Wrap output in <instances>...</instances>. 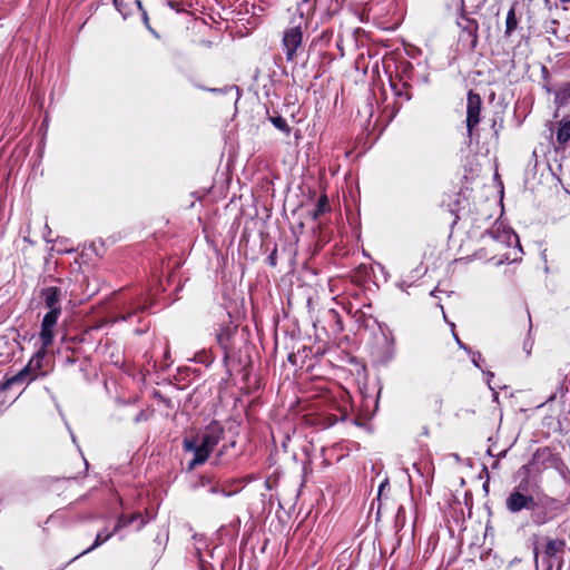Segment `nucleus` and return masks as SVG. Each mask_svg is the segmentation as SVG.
<instances>
[{"instance_id":"obj_7","label":"nucleus","mask_w":570,"mask_h":570,"mask_svg":"<svg viewBox=\"0 0 570 570\" xmlns=\"http://www.w3.org/2000/svg\"><path fill=\"white\" fill-rule=\"evenodd\" d=\"M534 498L524 494L521 491V484L515 488L507 498L505 507L511 513H518L522 510H531L534 507Z\"/></svg>"},{"instance_id":"obj_25","label":"nucleus","mask_w":570,"mask_h":570,"mask_svg":"<svg viewBox=\"0 0 570 570\" xmlns=\"http://www.w3.org/2000/svg\"><path fill=\"white\" fill-rule=\"evenodd\" d=\"M484 375H485L487 383L489 384V387L492 390V387L490 386V382H491L492 377L494 376V374L490 371H487V372H484Z\"/></svg>"},{"instance_id":"obj_11","label":"nucleus","mask_w":570,"mask_h":570,"mask_svg":"<svg viewBox=\"0 0 570 570\" xmlns=\"http://www.w3.org/2000/svg\"><path fill=\"white\" fill-rule=\"evenodd\" d=\"M519 19L515 14L514 7H511L507 13L504 36L510 37L518 28Z\"/></svg>"},{"instance_id":"obj_26","label":"nucleus","mask_w":570,"mask_h":570,"mask_svg":"<svg viewBox=\"0 0 570 570\" xmlns=\"http://www.w3.org/2000/svg\"><path fill=\"white\" fill-rule=\"evenodd\" d=\"M226 338H227V334H225V333H220L217 335V340H218L219 344H222V345L225 344Z\"/></svg>"},{"instance_id":"obj_29","label":"nucleus","mask_w":570,"mask_h":570,"mask_svg":"<svg viewBox=\"0 0 570 570\" xmlns=\"http://www.w3.org/2000/svg\"><path fill=\"white\" fill-rule=\"evenodd\" d=\"M435 293H436V288L431 292V296L436 297Z\"/></svg>"},{"instance_id":"obj_8","label":"nucleus","mask_w":570,"mask_h":570,"mask_svg":"<svg viewBox=\"0 0 570 570\" xmlns=\"http://www.w3.org/2000/svg\"><path fill=\"white\" fill-rule=\"evenodd\" d=\"M458 27L460 28V41L465 43L471 50L475 49L478 45V22L474 19L461 16L458 20Z\"/></svg>"},{"instance_id":"obj_4","label":"nucleus","mask_w":570,"mask_h":570,"mask_svg":"<svg viewBox=\"0 0 570 570\" xmlns=\"http://www.w3.org/2000/svg\"><path fill=\"white\" fill-rule=\"evenodd\" d=\"M530 511L532 523L540 527L551 522L558 515L562 514L566 509L559 500L544 497L540 501H534V507Z\"/></svg>"},{"instance_id":"obj_10","label":"nucleus","mask_w":570,"mask_h":570,"mask_svg":"<svg viewBox=\"0 0 570 570\" xmlns=\"http://www.w3.org/2000/svg\"><path fill=\"white\" fill-rule=\"evenodd\" d=\"M115 533L112 531H107V530H102L100 532L97 533L96 535V539L92 543L91 547H89L88 549L83 550L82 552H80L79 554H77L76 557H73L68 563H71L72 561H75L76 559L91 552L92 550L97 549L98 547H100L102 543H105L106 541H108Z\"/></svg>"},{"instance_id":"obj_2","label":"nucleus","mask_w":570,"mask_h":570,"mask_svg":"<svg viewBox=\"0 0 570 570\" xmlns=\"http://www.w3.org/2000/svg\"><path fill=\"white\" fill-rule=\"evenodd\" d=\"M224 428L219 422H212L207 425L196 438L186 439L184 441V449L194 453V459L189 462L188 469L193 470L197 465L205 463L214 450V448L222 440Z\"/></svg>"},{"instance_id":"obj_15","label":"nucleus","mask_w":570,"mask_h":570,"mask_svg":"<svg viewBox=\"0 0 570 570\" xmlns=\"http://www.w3.org/2000/svg\"><path fill=\"white\" fill-rule=\"evenodd\" d=\"M271 121L278 130L285 132L286 135L291 134V127L282 116L271 117Z\"/></svg>"},{"instance_id":"obj_28","label":"nucleus","mask_w":570,"mask_h":570,"mask_svg":"<svg viewBox=\"0 0 570 570\" xmlns=\"http://www.w3.org/2000/svg\"><path fill=\"white\" fill-rule=\"evenodd\" d=\"M385 485H386V483H381V485L379 488V493H381L383 490H385Z\"/></svg>"},{"instance_id":"obj_18","label":"nucleus","mask_w":570,"mask_h":570,"mask_svg":"<svg viewBox=\"0 0 570 570\" xmlns=\"http://www.w3.org/2000/svg\"><path fill=\"white\" fill-rule=\"evenodd\" d=\"M468 353L471 355V362L473 363V365L478 368H481V362L483 361L481 353L472 352L471 350Z\"/></svg>"},{"instance_id":"obj_30","label":"nucleus","mask_w":570,"mask_h":570,"mask_svg":"<svg viewBox=\"0 0 570 570\" xmlns=\"http://www.w3.org/2000/svg\"><path fill=\"white\" fill-rule=\"evenodd\" d=\"M269 261H271V264H272V265H274V264H275L274 258H273L272 256L269 257Z\"/></svg>"},{"instance_id":"obj_16","label":"nucleus","mask_w":570,"mask_h":570,"mask_svg":"<svg viewBox=\"0 0 570 570\" xmlns=\"http://www.w3.org/2000/svg\"><path fill=\"white\" fill-rule=\"evenodd\" d=\"M129 518L125 514L119 515L117 523L115 525V529L112 530L114 533L118 532L120 529L127 528L131 524V520H128Z\"/></svg>"},{"instance_id":"obj_24","label":"nucleus","mask_w":570,"mask_h":570,"mask_svg":"<svg viewBox=\"0 0 570 570\" xmlns=\"http://www.w3.org/2000/svg\"><path fill=\"white\" fill-rule=\"evenodd\" d=\"M453 336H454L460 348H462L466 352H470V348L464 343H462V341L459 338V336L454 332H453Z\"/></svg>"},{"instance_id":"obj_22","label":"nucleus","mask_w":570,"mask_h":570,"mask_svg":"<svg viewBox=\"0 0 570 570\" xmlns=\"http://www.w3.org/2000/svg\"><path fill=\"white\" fill-rule=\"evenodd\" d=\"M112 3L115 6V8L117 9V11L125 17L126 16L125 1L124 0H112Z\"/></svg>"},{"instance_id":"obj_9","label":"nucleus","mask_w":570,"mask_h":570,"mask_svg":"<svg viewBox=\"0 0 570 570\" xmlns=\"http://www.w3.org/2000/svg\"><path fill=\"white\" fill-rule=\"evenodd\" d=\"M566 547L564 540L561 539H551L544 546V556L548 559H554L559 554L563 553Z\"/></svg>"},{"instance_id":"obj_13","label":"nucleus","mask_w":570,"mask_h":570,"mask_svg":"<svg viewBox=\"0 0 570 570\" xmlns=\"http://www.w3.org/2000/svg\"><path fill=\"white\" fill-rule=\"evenodd\" d=\"M570 139V120L561 121L557 130V141L564 145Z\"/></svg>"},{"instance_id":"obj_6","label":"nucleus","mask_w":570,"mask_h":570,"mask_svg":"<svg viewBox=\"0 0 570 570\" xmlns=\"http://www.w3.org/2000/svg\"><path fill=\"white\" fill-rule=\"evenodd\" d=\"M482 100L479 94L470 90L466 98V131L471 139L481 120Z\"/></svg>"},{"instance_id":"obj_20","label":"nucleus","mask_w":570,"mask_h":570,"mask_svg":"<svg viewBox=\"0 0 570 570\" xmlns=\"http://www.w3.org/2000/svg\"><path fill=\"white\" fill-rule=\"evenodd\" d=\"M539 458H552V453L550 452V450L548 448L539 449L534 453L533 460L539 459Z\"/></svg>"},{"instance_id":"obj_19","label":"nucleus","mask_w":570,"mask_h":570,"mask_svg":"<svg viewBox=\"0 0 570 570\" xmlns=\"http://www.w3.org/2000/svg\"><path fill=\"white\" fill-rule=\"evenodd\" d=\"M129 519L128 520H131V524L136 521H139L138 525H137V529L140 530L144 525H145V520L141 515V513L139 512H135L132 513L130 517H128Z\"/></svg>"},{"instance_id":"obj_21","label":"nucleus","mask_w":570,"mask_h":570,"mask_svg":"<svg viewBox=\"0 0 570 570\" xmlns=\"http://www.w3.org/2000/svg\"><path fill=\"white\" fill-rule=\"evenodd\" d=\"M150 414H151V412H150V411H148V410H142V411H140V412L136 415V417H135V422H136V423H140V422H142V421H147V420L150 417Z\"/></svg>"},{"instance_id":"obj_3","label":"nucleus","mask_w":570,"mask_h":570,"mask_svg":"<svg viewBox=\"0 0 570 570\" xmlns=\"http://www.w3.org/2000/svg\"><path fill=\"white\" fill-rule=\"evenodd\" d=\"M307 26V19L305 18V11L301 7L299 17H294L292 26L284 31L283 36V48L287 61H293L296 57L298 48L303 41V28Z\"/></svg>"},{"instance_id":"obj_12","label":"nucleus","mask_w":570,"mask_h":570,"mask_svg":"<svg viewBox=\"0 0 570 570\" xmlns=\"http://www.w3.org/2000/svg\"><path fill=\"white\" fill-rule=\"evenodd\" d=\"M146 306L139 301H132L124 306V314L118 320L127 321L131 315L139 311H144Z\"/></svg>"},{"instance_id":"obj_14","label":"nucleus","mask_w":570,"mask_h":570,"mask_svg":"<svg viewBox=\"0 0 570 570\" xmlns=\"http://www.w3.org/2000/svg\"><path fill=\"white\" fill-rule=\"evenodd\" d=\"M328 199L327 196L323 195L318 198L316 207L313 212V218L317 219L320 216H322L325 212L328 210Z\"/></svg>"},{"instance_id":"obj_17","label":"nucleus","mask_w":570,"mask_h":570,"mask_svg":"<svg viewBox=\"0 0 570 570\" xmlns=\"http://www.w3.org/2000/svg\"><path fill=\"white\" fill-rule=\"evenodd\" d=\"M312 0H302L296 8L297 17H299V9L301 7L305 11V16H308L313 11V4L311 3Z\"/></svg>"},{"instance_id":"obj_31","label":"nucleus","mask_w":570,"mask_h":570,"mask_svg":"<svg viewBox=\"0 0 570 570\" xmlns=\"http://www.w3.org/2000/svg\"><path fill=\"white\" fill-rule=\"evenodd\" d=\"M562 2H570V0H561Z\"/></svg>"},{"instance_id":"obj_27","label":"nucleus","mask_w":570,"mask_h":570,"mask_svg":"<svg viewBox=\"0 0 570 570\" xmlns=\"http://www.w3.org/2000/svg\"><path fill=\"white\" fill-rule=\"evenodd\" d=\"M394 89H396V88L394 87ZM395 92L397 96H404L406 100H409L411 98V95L407 91L403 94L402 91L395 90Z\"/></svg>"},{"instance_id":"obj_5","label":"nucleus","mask_w":570,"mask_h":570,"mask_svg":"<svg viewBox=\"0 0 570 570\" xmlns=\"http://www.w3.org/2000/svg\"><path fill=\"white\" fill-rule=\"evenodd\" d=\"M482 240L484 244L493 242L498 245L511 246L513 243H519V237L513 230L507 228L502 223L495 222L492 227L482 235Z\"/></svg>"},{"instance_id":"obj_23","label":"nucleus","mask_w":570,"mask_h":570,"mask_svg":"<svg viewBox=\"0 0 570 570\" xmlns=\"http://www.w3.org/2000/svg\"><path fill=\"white\" fill-rule=\"evenodd\" d=\"M195 360L199 363H208L212 362V357L206 352H202L200 354L195 356Z\"/></svg>"},{"instance_id":"obj_1","label":"nucleus","mask_w":570,"mask_h":570,"mask_svg":"<svg viewBox=\"0 0 570 570\" xmlns=\"http://www.w3.org/2000/svg\"><path fill=\"white\" fill-rule=\"evenodd\" d=\"M63 294V291L59 286H47L40 291V297L43 301L45 307L48 308V312L45 314L40 325V350L23 368H21L17 374L7 377L1 383V390H8L18 384L30 383L40 374L47 348L52 344L55 338L53 328L61 315V301Z\"/></svg>"}]
</instances>
